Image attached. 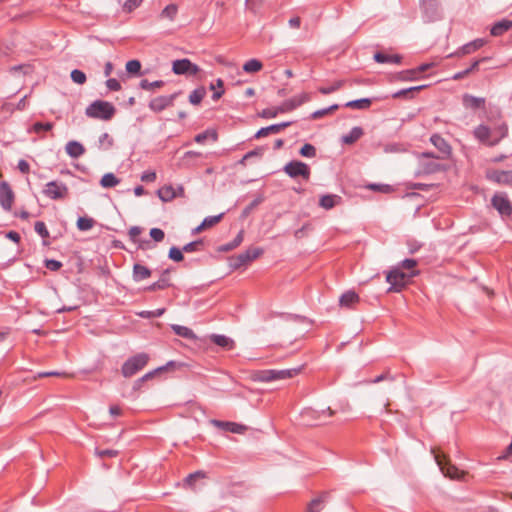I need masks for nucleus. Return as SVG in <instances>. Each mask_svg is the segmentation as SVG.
Listing matches in <instances>:
<instances>
[{
	"instance_id": "28",
	"label": "nucleus",
	"mask_w": 512,
	"mask_h": 512,
	"mask_svg": "<svg viewBox=\"0 0 512 512\" xmlns=\"http://www.w3.org/2000/svg\"><path fill=\"white\" fill-rule=\"evenodd\" d=\"M341 201V197L338 196V195H335V194H327V195H323L321 196L320 200H319V205L326 209V210H329V209H332L333 207H335L336 205H338Z\"/></svg>"
},
{
	"instance_id": "25",
	"label": "nucleus",
	"mask_w": 512,
	"mask_h": 512,
	"mask_svg": "<svg viewBox=\"0 0 512 512\" xmlns=\"http://www.w3.org/2000/svg\"><path fill=\"white\" fill-rule=\"evenodd\" d=\"M358 302H359L358 294L351 290L343 293L339 299L340 306L347 307V308L353 307Z\"/></svg>"
},
{
	"instance_id": "61",
	"label": "nucleus",
	"mask_w": 512,
	"mask_h": 512,
	"mask_svg": "<svg viewBox=\"0 0 512 512\" xmlns=\"http://www.w3.org/2000/svg\"><path fill=\"white\" fill-rule=\"evenodd\" d=\"M338 109V105L337 104H334L328 108H324V109H320V110H317L315 111L313 114H312V117L314 119H317V118H321L323 116H325L326 114H328L329 112H332L334 110Z\"/></svg>"
},
{
	"instance_id": "62",
	"label": "nucleus",
	"mask_w": 512,
	"mask_h": 512,
	"mask_svg": "<svg viewBox=\"0 0 512 512\" xmlns=\"http://www.w3.org/2000/svg\"><path fill=\"white\" fill-rule=\"evenodd\" d=\"M45 267L51 271H58L62 267V263L58 260L47 259L45 260Z\"/></svg>"
},
{
	"instance_id": "55",
	"label": "nucleus",
	"mask_w": 512,
	"mask_h": 512,
	"mask_svg": "<svg viewBox=\"0 0 512 512\" xmlns=\"http://www.w3.org/2000/svg\"><path fill=\"white\" fill-rule=\"evenodd\" d=\"M300 154L303 156V157H309V158H312L316 155V149L313 145L311 144H305L302 146V148L300 149Z\"/></svg>"
},
{
	"instance_id": "9",
	"label": "nucleus",
	"mask_w": 512,
	"mask_h": 512,
	"mask_svg": "<svg viewBox=\"0 0 512 512\" xmlns=\"http://www.w3.org/2000/svg\"><path fill=\"white\" fill-rule=\"evenodd\" d=\"M283 170L291 178L302 177L305 180L310 178L309 166L301 161H290L284 166Z\"/></svg>"
},
{
	"instance_id": "37",
	"label": "nucleus",
	"mask_w": 512,
	"mask_h": 512,
	"mask_svg": "<svg viewBox=\"0 0 512 512\" xmlns=\"http://www.w3.org/2000/svg\"><path fill=\"white\" fill-rule=\"evenodd\" d=\"M53 128V123L51 122H36L34 123L31 128L28 129V132H34L36 134H40L42 132L50 131Z\"/></svg>"
},
{
	"instance_id": "29",
	"label": "nucleus",
	"mask_w": 512,
	"mask_h": 512,
	"mask_svg": "<svg viewBox=\"0 0 512 512\" xmlns=\"http://www.w3.org/2000/svg\"><path fill=\"white\" fill-rule=\"evenodd\" d=\"M151 276V270L144 265L135 264L133 266V279L136 282L147 279Z\"/></svg>"
},
{
	"instance_id": "16",
	"label": "nucleus",
	"mask_w": 512,
	"mask_h": 512,
	"mask_svg": "<svg viewBox=\"0 0 512 512\" xmlns=\"http://www.w3.org/2000/svg\"><path fill=\"white\" fill-rule=\"evenodd\" d=\"M309 100L310 95L308 93H301L291 99L284 101L279 107V110L280 112L291 111Z\"/></svg>"
},
{
	"instance_id": "27",
	"label": "nucleus",
	"mask_w": 512,
	"mask_h": 512,
	"mask_svg": "<svg viewBox=\"0 0 512 512\" xmlns=\"http://www.w3.org/2000/svg\"><path fill=\"white\" fill-rule=\"evenodd\" d=\"M157 195L163 202H170L177 197V192L172 185H165L158 189Z\"/></svg>"
},
{
	"instance_id": "50",
	"label": "nucleus",
	"mask_w": 512,
	"mask_h": 512,
	"mask_svg": "<svg viewBox=\"0 0 512 512\" xmlns=\"http://www.w3.org/2000/svg\"><path fill=\"white\" fill-rule=\"evenodd\" d=\"M398 78L401 81H413V80H416V79H418L417 71H415V69H410V70L402 71L401 73H399Z\"/></svg>"
},
{
	"instance_id": "7",
	"label": "nucleus",
	"mask_w": 512,
	"mask_h": 512,
	"mask_svg": "<svg viewBox=\"0 0 512 512\" xmlns=\"http://www.w3.org/2000/svg\"><path fill=\"white\" fill-rule=\"evenodd\" d=\"M149 356L146 353H139L133 357L127 359L122 368V375L126 378H129L135 375L138 371L143 369L148 363Z\"/></svg>"
},
{
	"instance_id": "6",
	"label": "nucleus",
	"mask_w": 512,
	"mask_h": 512,
	"mask_svg": "<svg viewBox=\"0 0 512 512\" xmlns=\"http://www.w3.org/2000/svg\"><path fill=\"white\" fill-rule=\"evenodd\" d=\"M334 415V411L330 407L322 409L305 408L301 412V417L307 425L325 424L327 420Z\"/></svg>"
},
{
	"instance_id": "31",
	"label": "nucleus",
	"mask_w": 512,
	"mask_h": 512,
	"mask_svg": "<svg viewBox=\"0 0 512 512\" xmlns=\"http://www.w3.org/2000/svg\"><path fill=\"white\" fill-rule=\"evenodd\" d=\"M120 183V179L117 178L113 173H106L100 180V185L103 188H113Z\"/></svg>"
},
{
	"instance_id": "48",
	"label": "nucleus",
	"mask_w": 512,
	"mask_h": 512,
	"mask_svg": "<svg viewBox=\"0 0 512 512\" xmlns=\"http://www.w3.org/2000/svg\"><path fill=\"white\" fill-rule=\"evenodd\" d=\"M223 86H224V83L221 79H217L216 85L211 84V86H210L211 89L214 90L217 87V90H218L213 93V95H212L213 100L216 101L222 97V95L224 94Z\"/></svg>"
},
{
	"instance_id": "20",
	"label": "nucleus",
	"mask_w": 512,
	"mask_h": 512,
	"mask_svg": "<svg viewBox=\"0 0 512 512\" xmlns=\"http://www.w3.org/2000/svg\"><path fill=\"white\" fill-rule=\"evenodd\" d=\"M487 177L490 180L500 184H509L512 182L511 171L493 170L488 172Z\"/></svg>"
},
{
	"instance_id": "54",
	"label": "nucleus",
	"mask_w": 512,
	"mask_h": 512,
	"mask_svg": "<svg viewBox=\"0 0 512 512\" xmlns=\"http://www.w3.org/2000/svg\"><path fill=\"white\" fill-rule=\"evenodd\" d=\"M51 376H57V377H72V374L66 373V372H58V371H48V372H40L35 376L36 378H43V377H51Z\"/></svg>"
},
{
	"instance_id": "21",
	"label": "nucleus",
	"mask_w": 512,
	"mask_h": 512,
	"mask_svg": "<svg viewBox=\"0 0 512 512\" xmlns=\"http://www.w3.org/2000/svg\"><path fill=\"white\" fill-rule=\"evenodd\" d=\"M289 125H290V122H282L279 124H273V125H270L267 127H263L257 131V133L255 134V138L258 139V138L266 137L270 134H277Z\"/></svg>"
},
{
	"instance_id": "34",
	"label": "nucleus",
	"mask_w": 512,
	"mask_h": 512,
	"mask_svg": "<svg viewBox=\"0 0 512 512\" xmlns=\"http://www.w3.org/2000/svg\"><path fill=\"white\" fill-rule=\"evenodd\" d=\"M325 499H326L325 495H322L320 497H317V498L313 499L308 504L306 512H320V511H322L323 508H324Z\"/></svg>"
},
{
	"instance_id": "39",
	"label": "nucleus",
	"mask_w": 512,
	"mask_h": 512,
	"mask_svg": "<svg viewBox=\"0 0 512 512\" xmlns=\"http://www.w3.org/2000/svg\"><path fill=\"white\" fill-rule=\"evenodd\" d=\"M94 224H95V221L92 218L79 217L76 225L80 231H88L93 228Z\"/></svg>"
},
{
	"instance_id": "2",
	"label": "nucleus",
	"mask_w": 512,
	"mask_h": 512,
	"mask_svg": "<svg viewBox=\"0 0 512 512\" xmlns=\"http://www.w3.org/2000/svg\"><path fill=\"white\" fill-rule=\"evenodd\" d=\"M116 109L108 101L96 100L87 106L85 114L89 118L108 121L115 115Z\"/></svg>"
},
{
	"instance_id": "14",
	"label": "nucleus",
	"mask_w": 512,
	"mask_h": 512,
	"mask_svg": "<svg viewBox=\"0 0 512 512\" xmlns=\"http://www.w3.org/2000/svg\"><path fill=\"white\" fill-rule=\"evenodd\" d=\"M176 96H177V94H172L169 96L155 97L149 102L148 106H149L150 110H152L154 112H157V113L161 112L164 109L173 105V102H174Z\"/></svg>"
},
{
	"instance_id": "40",
	"label": "nucleus",
	"mask_w": 512,
	"mask_h": 512,
	"mask_svg": "<svg viewBox=\"0 0 512 512\" xmlns=\"http://www.w3.org/2000/svg\"><path fill=\"white\" fill-rule=\"evenodd\" d=\"M212 341L216 345L221 346L223 348L230 349V348L233 347V341L230 338H228V337H226L224 335H213L212 336Z\"/></svg>"
},
{
	"instance_id": "47",
	"label": "nucleus",
	"mask_w": 512,
	"mask_h": 512,
	"mask_svg": "<svg viewBox=\"0 0 512 512\" xmlns=\"http://www.w3.org/2000/svg\"><path fill=\"white\" fill-rule=\"evenodd\" d=\"M243 237H244V232L241 230V231L237 234V236L235 237V239H234L232 242H230V243L226 244V245L222 248V250H223V251H230V250H232V249H234V248L238 247V246L242 243V241H243Z\"/></svg>"
},
{
	"instance_id": "53",
	"label": "nucleus",
	"mask_w": 512,
	"mask_h": 512,
	"mask_svg": "<svg viewBox=\"0 0 512 512\" xmlns=\"http://www.w3.org/2000/svg\"><path fill=\"white\" fill-rule=\"evenodd\" d=\"M367 187L370 190L381 192V193H390L393 191V188L387 184H370Z\"/></svg>"
},
{
	"instance_id": "13",
	"label": "nucleus",
	"mask_w": 512,
	"mask_h": 512,
	"mask_svg": "<svg viewBox=\"0 0 512 512\" xmlns=\"http://www.w3.org/2000/svg\"><path fill=\"white\" fill-rule=\"evenodd\" d=\"M172 71L177 75H195L199 72V67L193 64L189 59L184 58L173 62Z\"/></svg>"
},
{
	"instance_id": "4",
	"label": "nucleus",
	"mask_w": 512,
	"mask_h": 512,
	"mask_svg": "<svg viewBox=\"0 0 512 512\" xmlns=\"http://www.w3.org/2000/svg\"><path fill=\"white\" fill-rule=\"evenodd\" d=\"M418 274L417 271L412 270L409 273L403 272L400 267H395L390 270L386 275V281L390 284L389 292H399L406 286L408 281Z\"/></svg>"
},
{
	"instance_id": "59",
	"label": "nucleus",
	"mask_w": 512,
	"mask_h": 512,
	"mask_svg": "<svg viewBox=\"0 0 512 512\" xmlns=\"http://www.w3.org/2000/svg\"><path fill=\"white\" fill-rule=\"evenodd\" d=\"M205 477V474L204 472L202 471H196L194 473H191L189 474L186 479H185V483L189 486H192L193 483L197 480V479H200V478H204Z\"/></svg>"
},
{
	"instance_id": "38",
	"label": "nucleus",
	"mask_w": 512,
	"mask_h": 512,
	"mask_svg": "<svg viewBox=\"0 0 512 512\" xmlns=\"http://www.w3.org/2000/svg\"><path fill=\"white\" fill-rule=\"evenodd\" d=\"M139 85L143 90L154 91L156 89L163 87L164 82L162 80L150 82L147 79H143V80H141Z\"/></svg>"
},
{
	"instance_id": "10",
	"label": "nucleus",
	"mask_w": 512,
	"mask_h": 512,
	"mask_svg": "<svg viewBox=\"0 0 512 512\" xmlns=\"http://www.w3.org/2000/svg\"><path fill=\"white\" fill-rule=\"evenodd\" d=\"M43 194L52 200L64 199L68 195V187L64 183L50 181L45 185Z\"/></svg>"
},
{
	"instance_id": "43",
	"label": "nucleus",
	"mask_w": 512,
	"mask_h": 512,
	"mask_svg": "<svg viewBox=\"0 0 512 512\" xmlns=\"http://www.w3.org/2000/svg\"><path fill=\"white\" fill-rule=\"evenodd\" d=\"M209 137H211L213 141H216L217 133L215 131L206 130L202 133L197 134L194 140L199 144H203Z\"/></svg>"
},
{
	"instance_id": "42",
	"label": "nucleus",
	"mask_w": 512,
	"mask_h": 512,
	"mask_svg": "<svg viewBox=\"0 0 512 512\" xmlns=\"http://www.w3.org/2000/svg\"><path fill=\"white\" fill-rule=\"evenodd\" d=\"M206 91L204 88H198L191 92L189 95V101L193 105L199 104L204 98Z\"/></svg>"
},
{
	"instance_id": "64",
	"label": "nucleus",
	"mask_w": 512,
	"mask_h": 512,
	"mask_svg": "<svg viewBox=\"0 0 512 512\" xmlns=\"http://www.w3.org/2000/svg\"><path fill=\"white\" fill-rule=\"evenodd\" d=\"M150 236H151V238H152L154 241H156V242H160V241H162V240L164 239L165 234H164V232H163L161 229H159V228H152V229L150 230Z\"/></svg>"
},
{
	"instance_id": "1",
	"label": "nucleus",
	"mask_w": 512,
	"mask_h": 512,
	"mask_svg": "<svg viewBox=\"0 0 512 512\" xmlns=\"http://www.w3.org/2000/svg\"><path fill=\"white\" fill-rule=\"evenodd\" d=\"M299 372V368L282 370H257L251 373V380L255 382H272L292 378L296 376Z\"/></svg>"
},
{
	"instance_id": "52",
	"label": "nucleus",
	"mask_w": 512,
	"mask_h": 512,
	"mask_svg": "<svg viewBox=\"0 0 512 512\" xmlns=\"http://www.w3.org/2000/svg\"><path fill=\"white\" fill-rule=\"evenodd\" d=\"M183 249L180 250L179 248L177 247H171L170 250H169V258L173 261H176V262H179V261H182L183 260Z\"/></svg>"
},
{
	"instance_id": "45",
	"label": "nucleus",
	"mask_w": 512,
	"mask_h": 512,
	"mask_svg": "<svg viewBox=\"0 0 512 512\" xmlns=\"http://www.w3.org/2000/svg\"><path fill=\"white\" fill-rule=\"evenodd\" d=\"M170 286V283L167 278L164 276L159 279L157 282H154L150 286L146 288L148 291H156V290H162Z\"/></svg>"
},
{
	"instance_id": "41",
	"label": "nucleus",
	"mask_w": 512,
	"mask_h": 512,
	"mask_svg": "<svg viewBox=\"0 0 512 512\" xmlns=\"http://www.w3.org/2000/svg\"><path fill=\"white\" fill-rule=\"evenodd\" d=\"M178 11V7L175 4H169L167 5L161 12L160 16L162 18H167L171 21H173L176 17Z\"/></svg>"
},
{
	"instance_id": "36",
	"label": "nucleus",
	"mask_w": 512,
	"mask_h": 512,
	"mask_svg": "<svg viewBox=\"0 0 512 512\" xmlns=\"http://www.w3.org/2000/svg\"><path fill=\"white\" fill-rule=\"evenodd\" d=\"M172 330L177 334L178 336L187 338V339H193L195 338L194 332L186 327L181 325H172Z\"/></svg>"
},
{
	"instance_id": "15",
	"label": "nucleus",
	"mask_w": 512,
	"mask_h": 512,
	"mask_svg": "<svg viewBox=\"0 0 512 512\" xmlns=\"http://www.w3.org/2000/svg\"><path fill=\"white\" fill-rule=\"evenodd\" d=\"M14 202V193L7 182H1L0 184V205L1 207L9 211L11 210Z\"/></svg>"
},
{
	"instance_id": "63",
	"label": "nucleus",
	"mask_w": 512,
	"mask_h": 512,
	"mask_svg": "<svg viewBox=\"0 0 512 512\" xmlns=\"http://www.w3.org/2000/svg\"><path fill=\"white\" fill-rule=\"evenodd\" d=\"M223 217V214L215 215V216H208L203 221L204 224L207 225V227H212L216 225Z\"/></svg>"
},
{
	"instance_id": "51",
	"label": "nucleus",
	"mask_w": 512,
	"mask_h": 512,
	"mask_svg": "<svg viewBox=\"0 0 512 512\" xmlns=\"http://www.w3.org/2000/svg\"><path fill=\"white\" fill-rule=\"evenodd\" d=\"M164 312H165L164 308H159L155 311H141V312H138L137 315L142 318H153V317L162 316L164 314Z\"/></svg>"
},
{
	"instance_id": "33",
	"label": "nucleus",
	"mask_w": 512,
	"mask_h": 512,
	"mask_svg": "<svg viewBox=\"0 0 512 512\" xmlns=\"http://www.w3.org/2000/svg\"><path fill=\"white\" fill-rule=\"evenodd\" d=\"M371 105V100L369 98H362L357 100H352L346 103V107L358 110H364L369 108Z\"/></svg>"
},
{
	"instance_id": "12",
	"label": "nucleus",
	"mask_w": 512,
	"mask_h": 512,
	"mask_svg": "<svg viewBox=\"0 0 512 512\" xmlns=\"http://www.w3.org/2000/svg\"><path fill=\"white\" fill-rule=\"evenodd\" d=\"M435 461L445 476L451 479H458L462 476L463 473L452 465L445 455L435 454Z\"/></svg>"
},
{
	"instance_id": "26",
	"label": "nucleus",
	"mask_w": 512,
	"mask_h": 512,
	"mask_svg": "<svg viewBox=\"0 0 512 512\" xmlns=\"http://www.w3.org/2000/svg\"><path fill=\"white\" fill-rule=\"evenodd\" d=\"M485 40L484 39H475L474 41H471L465 45H463L461 47V49L457 52V55H467V54H471L472 52L480 49L481 47H483L485 45Z\"/></svg>"
},
{
	"instance_id": "49",
	"label": "nucleus",
	"mask_w": 512,
	"mask_h": 512,
	"mask_svg": "<svg viewBox=\"0 0 512 512\" xmlns=\"http://www.w3.org/2000/svg\"><path fill=\"white\" fill-rule=\"evenodd\" d=\"M71 79L74 83L82 85L86 82V75L81 70L74 69L71 72Z\"/></svg>"
},
{
	"instance_id": "32",
	"label": "nucleus",
	"mask_w": 512,
	"mask_h": 512,
	"mask_svg": "<svg viewBox=\"0 0 512 512\" xmlns=\"http://www.w3.org/2000/svg\"><path fill=\"white\" fill-rule=\"evenodd\" d=\"M374 59L378 63H399L401 57L399 55H388L382 52H378L374 55Z\"/></svg>"
},
{
	"instance_id": "24",
	"label": "nucleus",
	"mask_w": 512,
	"mask_h": 512,
	"mask_svg": "<svg viewBox=\"0 0 512 512\" xmlns=\"http://www.w3.org/2000/svg\"><path fill=\"white\" fill-rule=\"evenodd\" d=\"M66 153L71 158H79L85 153L84 146L77 141H69L65 146Z\"/></svg>"
},
{
	"instance_id": "18",
	"label": "nucleus",
	"mask_w": 512,
	"mask_h": 512,
	"mask_svg": "<svg viewBox=\"0 0 512 512\" xmlns=\"http://www.w3.org/2000/svg\"><path fill=\"white\" fill-rule=\"evenodd\" d=\"M211 424L214 425L215 427H218V428L224 430V431H228V432L236 433V434H242L247 430L246 426H244L242 424L235 423V422L220 421V420L214 419V420H211Z\"/></svg>"
},
{
	"instance_id": "30",
	"label": "nucleus",
	"mask_w": 512,
	"mask_h": 512,
	"mask_svg": "<svg viewBox=\"0 0 512 512\" xmlns=\"http://www.w3.org/2000/svg\"><path fill=\"white\" fill-rule=\"evenodd\" d=\"M363 135V129L361 127H353L351 131L343 135L341 140L344 144L351 145L355 143Z\"/></svg>"
},
{
	"instance_id": "19",
	"label": "nucleus",
	"mask_w": 512,
	"mask_h": 512,
	"mask_svg": "<svg viewBox=\"0 0 512 512\" xmlns=\"http://www.w3.org/2000/svg\"><path fill=\"white\" fill-rule=\"evenodd\" d=\"M430 142L442 153L443 158L449 157L451 154V146L439 134H433L430 137Z\"/></svg>"
},
{
	"instance_id": "60",
	"label": "nucleus",
	"mask_w": 512,
	"mask_h": 512,
	"mask_svg": "<svg viewBox=\"0 0 512 512\" xmlns=\"http://www.w3.org/2000/svg\"><path fill=\"white\" fill-rule=\"evenodd\" d=\"M205 477V474L204 472L202 471H196L194 473H191L189 474L186 479H185V483L189 486H192L193 483L197 480V479H200V478H204Z\"/></svg>"
},
{
	"instance_id": "46",
	"label": "nucleus",
	"mask_w": 512,
	"mask_h": 512,
	"mask_svg": "<svg viewBox=\"0 0 512 512\" xmlns=\"http://www.w3.org/2000/svg\"><path fill=\"white\" fill-rule=\"evenodd\" d=\"M344 84V81L342 80H339V81H336L334 82L332 85L330 86H327V87H320L319 88V92L324 94V95H327V94H331L337 90H339Z\"/></svg>"
},
{
	"instance_id": "3",
	"label": "nucleus",
	"mask_w": 512,
	"mask_h": 512,
	"mask_svg": "<svg viewBox=\"0 0 512 512\" xmlns=\"http://www.w3.org/2000/svg\"><path fill=\"white\" fill-rule=\"evenodd\" d=\"M507 132V127H501L497 131L492 132L487 126L479 125L474 130V136L488 146H495L501 139L506 137Z\"/></svg>"
},
{
	"instance_id": "44",
	"label": "nucleus",
	"mask_w": 512,
	"mask_h": 512,
	"mask_svg": "<svg viewBox=\"0 0 512 512\" xmlns=\"http://www.w3.org/2000/svg\"><path fill=\"white\" fill-rule=\"evenodd\" d=\"M126 71L132 75H139L141 70V63L139 60H130L125 65Z\"/></svg>"
},
{
	"instance_id": "57",
	"label": "nucleus",
	"mask_w": 512,
	"mask_h": 512,
	"mask_svg": "<svg viewBox=\"0 0 512 512\" xmlns=\"http://www.w3.org/2000/svg\"><path fill=\"white\" fill-rule=\"evenodd\" d=\"M143 0H126L123 4V10L125 12H132L134 9L140 6Z\"/></svg>"
},
{
	"instance_id": "5",
	"label": "nucleus",
	"mask_w": 512,
	"mask_h": 512,
	"mask_svg": "<svg viewBox=\"0 0 512 512\" xmlns=\"http://www.w3.org/2000/svg\"><path fill=\"white\" fill-rule=\"evenodd\" d=\"M439 157L429 152H423L418 155V174H434L445 170L444 165L438 161Z\"/></svg>"
},
{
	"instance_id": "8",
	"label": "nucleus",
	"mask_w": 512,
	"mask_h": 512,
	"mask_svg": "<svg viewBox=\"0 0 512 512\" xmlns=\"http://www.w3.org/2000/svg\"><path fill=\"white\" fill-rule=\"evenodd\" d=\"M263 249L260 247L249 248L245 252L238 254L237 256L231 258L230 266L233 269H238L243 265L248 264L249 262L255 260L260 255H262Z\"/></svg>"
},
{
	"instance_id": "35",
	"label": "nucleus",
	"mask_w": 512,
	"mask_h": 512,
	"mask_svg": "<svg viewBox=\"0 0 512 512\" xmlns=\"http://www.w3.org/2000/svg\"><path fill=\"white\" fill-rule=\"evenodd\" d=\"M263 68V64L258 59H250L243 65V70L246 73H256Z\"/></svg>"
},
{
	"instance_id": "22",
	"label": "nucleus",
	"mask_w": 512,
	"mask_h": 512,
	"mask_svg": "<svg viewBox=\"0 0 512 512\" xmlns=\"http://www.w3.org/2000/svg\"><path fill=\"white\" fill-rule=\"evenodd\" d=\"M462 103L465 108L476 110L484 107L485 99L482 97H475L470 94H464Z\"/></svg>"
},
{
	"instance_id": "11",
	"label": "nucleus",
	"mask_w": 512,
	"mask_h": 512,
	"mask_svg": "<svg viewBox=\"0 0 512 512\" xmlns=\"http://www.w3.org/2000/svg\"><path fill=\"white\" fill-rule=\"evenodd\" d=\"M492 206L498 211L502 218L512 215V203L505 193H496L491 199Z\"/></svg>"
},
{
	"instance_id": "58",
	"label": "nucleus",
	"mask_w": 512,
	"mask_h": 512,
	"mask_svg": "<svg viewBox=\"0 0 512 512\" xmlns=\"http://www.w3.org/2000/svg\"><path fill=\"white\" fill-rule=\"evenodd\" d=\"M201 246H202V241L201 240L193 241V242H190V243L184 245L183 246V251L186 252V253L198 251Z\"/></svg>"
},
{
	"instance_id": "23",
	"label": "nucleus",
	"mask_w": 512,
	"mask_h": 512,
	"mask_svg": "<svg viewBox=\"0 0 512 512\" xmlns=\"http://www.w3.org/2000/svg\"><path fill=\"white\" fill-rule=\"evenodd\" d=\"M512 28V20L502 19L496 22L490 30L492 36L498 37L503 35L505 32L509 31Z\"/></svg>"
},
{
	"instance_id": "56",
	"label": "nucleus",
	"mask_w": 512,
	"mask_h": 512,
	"mask_svg": "<svg viewBox=\"0 0 512 512\" xmlns=\"http://www.w3.org/2000/svg\"><path fill=\"white\" fill-rule=\"evenodd\" d=\"M34 229L42 238L49 237V231L47 230V227L44 222L37 221L34 225Z\"/></svg>"
},
{
	"instance_id": "17",
	"label": "nucleus",
	"mask_w": 512,
	"mask_h": 512,
	"mask_svg": "<svg viewBox=\"0 0 512 512\" xmlns=\"http://www.w3.org/2000/svg\"><path fill=\"white\" fill-rule=\"evenodd\" d=\"M423 17L426 21H434L438 17V2L437 0H424L421 3Z\"/></svg>"
}]
</instances>
